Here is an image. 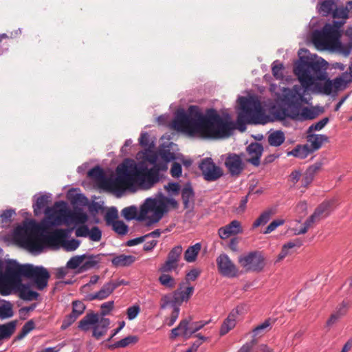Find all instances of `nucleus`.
Segmentation results:
<instances>
[{
	"instance_id": "1a4fd4ad",
	"label": "nucleus",
	"mask_w": 352,
	"mask_h": 352,
	"mask_svg": "<svg viewBox=\"0 0 352 352\" xmlns=\"http://www.w3.org/2000/svg\"><path fill=\"white\" fill-rule=\"evenodd\" d=\"M157 198L148 197L145 199L141 206L140 219H147L146 224L151 226L158 222L164 214L168 211L166 201L164 200V195L159 192Z\"/></svg>"
},
{
	"instance_id": "f257e3e1",
	"label": "nucleus",
	"mask_w": 352,
	"mask_h": 352,
	"mask_svg": "<svg viewBox=\"0 0 352 352\" xmlns=\"http://www.w3.org/2000/svg\"><path fill=\"white\" fill-rule=\"evenodd\" d=\"M173 125L177 131L204 139L226 138L235 129L232 122L223 118L214 109L204 113L196 105H190L187 111L178 110Z\"/></svg>"
},
{
	"instance_id": "aec40b11",
	"label": "nucleus",
	"mask_w": 352,
	"mask_h": 352,
	"mask_svg": "<svg viewBox=\"0 0 352 352\" xmlns=\"http://www.w3.org/2000/svg\"><path fill=\"white\" fill-rule=\"evenodd\" d=\"M110 325V320L107 318H98L97 323L93 327V336L99 339L105 335Z\"/></svg>"
},
{
	"instance_id": "864d4df0",
	"label": "nucleus",
	"mask_w": 352,
	"mask_h": 352,
	"mask_svg": "<svg viewBox=\"0 0 352 352\" xmlns=\"http://www.w3.org/2000/svg\"><path fill=\"white\" fill-rule=\"evenodd\" d=\"M316 113L311 109L303 107L301 109L299 118L297 120H312L316 117Z\"/></svg>"
},
{
	"instance_id": "79ce46f5",
	"label": "nucleus",
	"mask_w": 352,
	"mask_h": 352,
	"mask_svg": "<svg viewBox=\"0 0 352 352\" xmlns=\"http://www.w3.org/2000/svg\"><path fill=\"white\" fill-rule=\"evenodd\" d=\"M188 322L187 320H182L180 321L178 326L175 328H173L171 330L170 338L174 339L176 337L179 336L180 334L186 338V331L187 329Z\"/></svg>"
},
{
	"instance_id": "a878e982",
	"label": "nucleus",
	"mask_w": 352,
	"mask_h": 352,
	"mask_svg": "<svg viewBox=\"0 0 352 352\" xmlns=\"http://www.w3.org/2000/svg\"><path fill=\"white\" fill-rule=\"evenodd\" d=\"M112 293L113 290L107 282L101 287L98 292L88 294L87 296V300L89 301L94 300H102L108 298Z\"/></svg>"
},
{
	"instance_id": "774afa93",
	"label": "nucleus",
	"mask_w": 352,
	"mask_h": 352,
	"mask_svg": "<svg viewBox=\"0 0 352 352\" xmlns=\"http://www.w3.org/2000/svg\"><path fill=\"white\" fill-rule=\"evenodd\" d=\"M252 346H254V345ZM250 352H272V349L267 344H261L256 347H252Z\"/></svg>"
},
{
	"instance_id": "423d86ee",
	"label": "nucleus",
	"mask_w": 352,
	"mask_h": 352,
	"mask_svg": "<svg viewBox=\"0 0 352 352\" xmlns=\"http://www.w3.org/2000/svg\"><path fill=\"white\" fill-rule=\"evenodd\" d=\"M240 111L236 119L237 129L243 132L248 124H263L264 113L260 100L256 96H239Z\"/></svg>"
},
{
	"instance_id": "052dcab7",
	"label": "nucleus",
	"mask_w": 352,
	"mask_h": 352,
	"mask_svg": "<svg viewBox=\"0 0 352 352\" xmlns=\"http://www.w3.org/2000/svg\"><path fill=\"white\" fill-rule=\"evenodd\" d=\"M140 311V308L138 305H133L129 307L126 311L127 318L129 320L135 319Z\"/></svg>"
},
{
	"instance_id": "a18cd8bd",
	"label": "nucleus",
	"mask_w": 352,
	"mask_h": 352,
	"mask_svg": "<svg viewBox=\"0 0 352 352\" xmlns=\"http://www.w3.org/2000/svg\"><path fill=\"white\" fill-rule=\"evenodd\" d=\"M12 305L10 302H6L0 306V318L7 319L13 316Z\"/></svg>"
},
{
	"instance_id": "c85d7f7f",
	"label": "nucleus",
	"mask_w": 352,
	"mask_h": 352,
	"mask_svg": "<svg viewBox=\"0 0 352 352\" xmlns=\"http://www.w3.org/2000/svg\"><path fill=\"white\" fill-rule=\"evenodd\" d=\"M135 257L132 255L119 254L114 256L111 259L112 265L116 267H126L133 264Z\"/></svg>"
},
{
	"instance_id": "dca6fc26",
	"label": "nucleus",
	"mask_w": 352,
	"mask_h": 352,
	"mask_svg": "<svg viewBox=\"0 0 352 352\" xmlns=\"http://www.w3.org/2000/svg\"><path fill=\"white\" fill-rule=\"evenodd\" d=\"M225 166L232 176L239 175L243 170V163L236 154L229 155L225 161Z\"/></svg>"
},
{
	"instance_id": "338daca9",
	"label": "nucleus",
	"mask_w": 352,
	"mask_h": 352,
	"mask_svg": "<svg viewBox=\"0 0 352 352\" xmlns=\"http://www.w3.org/2000/svg\"><path fill=\"white\" fill-rule=\"evenodd\" d=\"M347 307H348L347 303L342 302L340 305H339L337 307L334 313L336 315H338V316L341 318L342 316H344L346 314Z\"/></svg>"
},
{
	"instance_id": "3c124183",
	"label": "nucleus",
	"mask_w": 352,
	"mask_h": 352,
	"mask_svg": "<svg viewBox=\"0 0 352 352\" xmlns=\"http://www.w3.org/2000/svg\"><path fill=\"white\" fill-rule=\"evenodd\" d=\"M283 65L280 63L278 60H275L272 63V74L273 76L276 78V79L282 80L283 78Z\"/></svg>"
},
{
	"instance_id": "f704fd0d",
	"label": "nucleus",
	"mask_w": 352,
	"mask_h": 352,
	"mask_svg": "<svg viewBox=\"0 0 352 352\" xmlns=\"http://www.w3.org/2000/svg\"><path fill=\"white\" fill-rule=\"evenodd\" d=\"M201 248L200 243H197L193 245L189 246L184 252V259L188 263H192L196 261L198 254Z\"/></svg>"
},
{
	"instance_id": "bb28decb",
	"label": "nucleus",
	"mask_w": 352,
	"mask_h": 352,
	"mask_svg": "<svg viewBox=\"0 0 352 352\" xmlns=\"http://www.w3.org/2000/svg\"><path fill=\"white\" fill-rule=\"evenodd\" d=\"M88 220V217L86 213L82 211H77L69 212V214L65 218V223L69 224L74 223L76 226L85 224Z\"/></svg>"
},
{
	"instance_id": "f03ea898",
	"label": "nucleus",
	"mask_w": 352,
	"mask_h": 352,
	"mask_svg": "<svg viewBox=\"0 0 352 352\" xmlns=\"http://www.w3.org/2000/svg\"><path fill=\"white\" fill-rule=\"evenodd\" d=\"M61 219L59 216H48L47 219L41 223L34 220L25 221L21 226L15 228L13 232L14 239L23 247L31 252H41L43 243L57 245L63 243V239L69 236L74 228L57 229L48 232V229L53 226L59 225Z\"/></svg>"
},
{
	"instance_id": "e433bc0d",
	"label": "nucleus",
	"mask_w": 352,
	"mask_h": 352,
	"mask_svg": "<svg viewBox=\"0 0 352 352\" xmlns=\"http://www.w3.org/2000/svg\"><path fill=\"white\" fill-rule=\"evenodd\" d=\"M285 134L281 131H275L271 133L268 136V143L272 146H279L285 141Z\"/></svg>"
},
{
	"instance_id": "680f3d73",
	"label": "nucleus",
	"mask_w": 352,
	"mask_h": 352,
	"mask_svg": "<svg viewBox=\"0 0 352 352\" xmlns=\"http://www.w3.org/2000/svg\"><path fill=\"white\" fill-rule=\"evenodd\" d=\"M284 223V221L282 219H276L272 221L266 228L264 231V234H270L274 230H275L279 226H281Z\"/></svg>"
},
{
	"instance_id": "c756f323",
	"label": "nucleus",
	"mask_w": 352,
	"mask_h": 352,
	"mask_svg": "<svg viewBox=\"0 0 352 352\" xmlns=\"http://www.w3.org/2000/svg\"><path fill=\"white\" fill-rule=\"evenodd\" d=\"M336 6V4L333 0H319L318 12L324 16H328L332 14Z\"/></svg>"
},
{
	"instance_id": "c03bdc74",
	"label": "nucleus",
	"mask_w": 352,
	"mask_h": 352,
	"mask_svg": "<svg viewBox=\"0 0 352 352\" xmlns=\"http://www.w3.org/2000/svg\"><path fill=\"white\" fill-rule=\"evenodd\" d=\"M80 241L78 239H67L66 238L63 239L62 247L65 250L72 252L76 250L80 246Z\"/></svg>"
},
{
	"instance_id": "09e8293b",
	"label": "nucleus",
	"mask_w": 352,
	"mask_h": 352,
	"mask_svg": "<svg viewBox=\"0 0 352 352\" xmlns=\"http://www.w3.org/2000/svg\"><path fill=\"white\" fill-rule=\"evenodd\" d=\"M72 311L71 313L76 316V318H78L80 316H81L86 309L85 305L80 300H74L72 303Z\"/></svg>"
},
{
	"instance_id": "393cba45",
	"label": "nucleus",
	"mask_w": 352,
	"mask_h": 352,
	"mask_svg": "<svg viewBox=\"0 0 352 352\" xmlns=\"http://www.w3.org/2000/svg\"><path fill=\"white\" fill-rule=\"evenodd\" d=\"M238 311L232 310L227 318L223 321L219 333L221 336H224L228 333L231 329H232L236 325V317Z\"/></svg>"
},
{
	"instance_id": "4d7b16f0",
	"label": "nucleus",
	"mask_w": 352,
	"mask_h": 352,
	"mask_svg": "<svg viewBox=\"0 0 352 352\" xmlns=\"http://www.w3.org/2000/svg\"><path fill=\"white\" fill-rule=\"evenodd\" d=\"M88 237L91 241L98 242L101 240L102 232L98 226H94L89 230Z\"/></svg>"
},
{
	"instance_id": "7ed1b4c3",
	"label": "nucleus",
	"mask_w": 352,
	"mask_h": 352,
	"mask_svg": "<svg viewBox=\"0 0 352 352\" xmlns=\"http://www.w3.org/2000/svg\"><path fill=\"white\" fill-rule=\"evenodd\" d=\"M167 164L158 162L148 168L144 162L136 163L133 160L126 159L116 168V177L111 181V186L116 190H124L135 185L144 190L150 189L160 182V172L167 170Z\"/></svg>"
},
{
	"instance_id": "0e129e2a",
	"label": "nucleus",
	"mask_w": 352,
	"mask_h": 352,
	"mask_svg": "<svg viewBox=\"0 0 352 352\" xmlns=\"http://www.w3.org/2000/svg\"><path fill=\"white\" fill-rule=\"evenodd\" d=\"M160 155L161 158L167 163L175 160V153L170 150H163L160 151Z\"/></svg>"
},
{
	"instance_id": "39448f33",
	"label": "nucleus",
	"mask_w": 352,
	"mask_h": 352,
	"mask_svg": "<svg viewBox=\"0 0 352 352\" xmlns=\"http://www.w3.org/2000/svg\"><path fill=\"white\" fill-rule=\"evenodd\" d=\"M12 293L18 294L19 297L25 301L37 300L38 292L30 289L28 285L22 283L21 277L14 272H10L3 265V261H0V294L4 296Z\"/></svg>"
},
{
	"instance_id": "9d476101",
	"label": "nucleus",
	"mask_w": 352,
	"mask_h": 352,
	"mask_svg": "<svg viewBox=\"0 0 352 352\" xmlns=\"http://www.w3.org/2000/svg\"><path fill=\"white\" fill-rule=\"evenodd\" d=\"M307 91L300 86L295 85L289 94L285 96V108L283 109L285 117L297 120L299 118L302 109L301 102L303 101L305 94Z\"/></svg>"
},
{
	"instance_id": "6e6d98bb",
	"label": "nucleus",
	"mask_w": 352,
	"mask_h": 352,
	"mask_svg": "<svg viewBox=\"0 0 352 352\" xmlns=\"http://www.w3.org/2000/svg\"><path fill=\"white\" fill-rule=\"evenodd\" d=\"M88 175L96 179H101L104 177V173L100 166H96L89 170Z\"/></svg>"
},
{
	"instance_id": "cd10ccee",
	"label": "nucleus",
	"mask_w": 352,
	"mask_h": 352,
	"mask_svg": "<svg viewBox=\"0 0 352 352\" xmlns=\"http://www.w3.org/2000/svg\"><path fill=\"white\" fill-rule=\"evenodd\" d=\"M184 320H187L188 322L187 329L186 331V338H190L193 333L201 329L204 326L207 325L211 322V320H209L191 322L192 319L190 317L184 319Z\"/></svg>"
},
{
	"instance_id": "a19ab883",
	"label": "nucleus",
	"mask_w": 352,
	"mask_h": 352,
	"mask_svg": "<svg viewBox=\"0 0 352 352\" xmlns=\"http://www.w3.org/2000/svg\"><path fill=\"white\" fill-rule=\"evenodd\" d=\"M333 48L336 49L339 53L344 56H348L352 51V41L346 43H343L340 42L339 39Z\"/></svg>"
},
{
	"instance_id": "69168bd1",
	"label": "nucleus",
	"mask_w": 352,
	"mask_h": 352,
	"mask_svg": "<svg viewBox=\"0 0 352 352\" xmlns=\"http://www.w3.org/2000/svg\"><path fill=\"white\" fill-rule=\"evenodd\" d=\"M114 306L113 301H108L104 302L101 305V312L100 314L102 316H107L109 314V312L113 309Z\"/></svg>"
},
{
	"instance_id": "7c9ffc66",
	"label": "nucleus",
	"mask_w": 352,
	"mask_h": 352,
	"mask_svg": "<svg viewBox=\"0 0 352 352\" xmlns=\"http://www.w3.org/2000/svg\"><path fill=\"white\" fill-rule=\"evenodd\" d=\"M311 154L312 153L306 144H298L292 151L287 152V156H294L299 159H305Z\"/></svg>"
},
{
	"instance_id": "72a5a7b5",
	"label": "nucleus",
	"mask_w": 352,
	"mask_h": 352,
	"mask_svg": "<svg viewBox=\"0 0 352 352\" xmlns=\"http://www.w3.org/2000/svg\"><path fill=\"white\" fill-rule=\"evenodd\" d=\"M16 326V321H10L6 324H0V340L10 338L14 333Z\"/></svg>"
},
{
	"instance_id": "6ab92c4d",
	"label": "nucleus",
	"mask_w": 352,
	"mask_h": 352,
	"mask_svg": "<svg viewBox=\"0 0 352 352\" xmlns=\"http://www.w3.org/2000/svg\"><path fill=\"white\" fill-rule=\"evenodd\" d=\"M307 142L306 145L309 146L311 153H313L319 150L323 143L329 142V137L324 134L307 133Z\"/></svg>"
},
{
	"instance_id": "f8f14e48",
	"label": "nucleus",
	"mask_w": 352,
	"mask_h": 352,
	"mask_svg": "<svg viewBox=\"0 0 352 352\" xmlns=\"http://www.w3.org/2000/svg\"><path fill=\"white\" fill-rule=\"evenodd\" d=\"M194 292V287L188 286L185 290L181 287L171 294H166L161 298L160 309H165L168 307V304L177 305L180 307L183 302H187Z\"/></svg>"
},
{
	"instance_id": "4c0bfd02",
	"label": "nucleus",
	"mask_w": 352,
	"mask_h": 352,
	"mask_svg": "<svg viewBox=\"0 0 352 352\" xmlns=\"http://www.w3.org/2000/svg\"><path fill=\"white\" fill-rule=\"evenodd\" d=\"M275 213V210L273 208H268L265 210L264 212H263L261 215L258 217L257 219L254 221L253 223V228H257L261 225L266 224L270 219H271L272 216Z\"/></svg>"
},
{
	"instance_id": "9b49d317",
	"label": "nucleus",
	"mask_w": 352,
	"mask_h": 352,
	"mask_svg": "<svg viewBox=\"0 0 352 352\" xmlns=\"http://www.w3.org/2000/svg\"><path fill=\"white\" fill-rule=\"evenodd\" d=\"M239 263L247 272H261L265 265V258L258 251L250 252L239 258Z\"/></svg>"
},
{
	"instance_id": "8fccbe9b",
	"label": "nucleus",
	"mask_w": 352,
	"mask_h": 352,
	"mask_svg": "<svg viewBox=\"0 0 352 352\" xmlns=\"http://www.w3.org/2000/svg\"><path fill=\"white\" fill-rule=\"evenodd\" d=\"M113 230L120 235H125L129 231V227L122 221H115L112 223Z\"/></svg>"
},
{
	"instance_id": "58836bf2",
	"label": "nucleus",
	"mask_w": 352,
	"mask_h": 352,
	"mask_svg": "<svg viewBox=\"0 0 352 352\" xmlns=\"http://www.w3.org/2000/svg\"><path fill=\"white\" fill-rule=\"evenodd\" d=\"M102 255L101 254L96 255L86 254L85 261H83L82 268L88 270L96 267L100 262V256Z\"/></svg>"
},
{
	"instance_id": "412c9836",
	"label": "nucleus",
	"mask_w": 352,
	"mask_h": 352,
	"mask_svg": "<svg viewBox=\"0 0 352 352\" xmlns=\"http://www.w3.org/2000/svg\"><path fill=\"white\" fill-rule=\"evenodd\" d=\"M334 204V200H327L321 203L312 214L315 218L319 221L322 217L329 215L331 211V207Z\"/></svg>"
},
{
	"instance_id": "e2e57ef3",
	"label": "nucleus",
	"mask_w": 352,
	"mask_h": 352,
	"mask_svg": "<svg viewBox=\"0 0 352 352\" xmlns=\"http://www.w3.org/2000/svg\"><path fill=\"white\" fill-rule=\"evenodd\" d=\"M182 168L179 163L174 162L170 168V174L173 177L179 178L182 175Z\"/></svg>"
},
{
	"instance_id": "ddd939ff",
	"label": "nucleus",
	"mask_w": 352,
	"mask_h": 352,
	"mask_svg": "<svg viewBox=\"0 0 352 352\" xmlns=\"http://www.w3.org/2000/svg\"><path fill=\"white\" fill-rule=\"evenodd\" d=\"M199 168L204 179L208 182H214L223 175L221 168L216 166L210 157L203 159L199 164Z\"/></svg>"
},
{
	"instance_id": "bf43d9fd",
	"label": "nucleus",
	"mask_w": 352,
	"mask_h": 352,
	"mask_svg": "<svg viewBox=\"0 0 352 352\" xmlns=\"http://www.w3.org/2000/svg\"><path fill=\"white\" fill-rule=\"evenodd\" d=\"M89 229L87 226L82 224L78 226L75 230V234L77 237H88Z\"/></svg>"
},
{
	"instance_id": "ea45409f",
	"label": "nucleus",
	"mask_w": 352,
	"mask_h": 352,
	"mask_svg": "<svg viewBox=\"0 0 352 352\" xmlns=\"http://www.w3.org/2000/svg\"><path fill=\"white\" fill-rule=\"evenodd\" d=\"M349 10L350 9L349 8L348 3L346 7H337V6H336V8L333 9L331 15H332L334 19H342L341 21H344L345 23V19L348 18Z\"/></svg>"
},
{
	"instance_id": "4be33fe9",
	"label": "nucleus",
	"mask_w": 352,
	"mask_h": 352,
	"mask_svg": "<svg viewBox=\"0 0 352 352\" xmlns=\"http://www.w3.org/2000/svg\"><path fill=\"white\" fill-rule=\"evenodd\" d=\"M182 199L185 209L193 208L195 192L190 184H187L182 188Z\"/></svg>"
},
{
	"instance_id": "de8ad7c7",
	"label": "nucleus",
	"mask_w": 352,
	"mask_h": 352,
	"mask_svg": "<svg viewBox=\"0 0 352 352\" xmlns=\"http://www.w3.org/2000/svg\"><path fill=\"white\" fill-rule=\"evenodd\" d=\"M14 214H15L14 210L9 209L3 210L0 214L1 226H8L11 222V218Z\"/></svg>"
},
{
	"instance_id": "6e6552de",
	"label": "nucleus",
	"mask_w": 352,
	"mask_h": 352,
	"mask_svg": "<svg viewBox=\"0 0 352 352\" xmlns=\"http://www.w3.org/2000/svg\"><path fill=\"white\" fill-rule=\"evenodd\" d=\"M344 23V21H333L332 24H325L322 30H314L311 39L317 49L322 50L333 49L340 38V28Z\"/></svg>"
},
{
	"instance_id": "603ef678",
	"label": "nucleus",
	"mask_w": 352,
	"mask_h": 352,
	"mask_svg": "<svg viewBox=\"0 0 352 352\" xmlns=\"http://www.w3.org/2000/svg\"><path fill=\"white\" fill-rule=\"evenodd\" d=\"M168 307H171L173 308V311L170 316L166 319V322L168 327H171L174 324L179 317L180 307L173 304H168Z\"/></svg>"
},
{
	"instance_id": "13d9d810",
	"label": "nucleus",
	"mask_w": 352,
	"mask_h": 352,
	"mask_svg": "<svg viewBox=\"0 0 352 352\" xmlns=\"http://www.w3.org/2000/svg\"><path fill=\"white\" fill-rule=\"evenodd\" d=\"M78 318L73 315L72 313L68 314L65 316L64 320H63L60 329L61 330H65L69 327H70L76 320Z\"/></svg>"
},
{
	"instance_id": "c9c22d12",
	"label": "nucleus",
	"mask_w": 352,
	"mask_h": 352,
	"mask_svg": "<svg viewBox=\"0 0 352 352\" xmlns=\"http://www.w3.org/2000/svg\"><path fill=\"white\" fill-rule=\"evenodd\" d=\"M274 322V320L267 318L263 322L256 326L252 329L253 337L261 336L264 333L271 329Z\"/></svg>"
},
{
	"instance_id": "f3484780",
	"label": "nucleus",
	"mask_w": 352,
	"mask_h": 352,
	"mask_svg": "<svg viewBox=\"0 0 352 352\" xmlns=\"http://www.w3.org/2000/svg\"><path fill=\"white\" fill-rule=\"evenodd\" d=\"M243 232L241 223L237 220H233L228 225L221 227L218 230L219 236L221 239H227L232 235H236Z\"/></svg>"
},
{
	"instance_id": "5fc2aeb1",
	"label": "nucleus",
	"mask_w": 352,
	"mask_h": 352,
	"mask_svg": "<svg viewBox=\"0 0 352 352\" xmlns=\"http://www.w3.org/2000/svg\"><path fill=\"white\" fill-rule=\"evenodd\" d=\"M329 122V118L326 117L320 120L316 123L312 124L307 129V133H312L314 131H320L322 130Z\"/></svg>"
},
{
	"instance_id": "b1692460",
	"label": "nucleus",
	"mask_w": 352,
	"mask_h": 352,
	"mask_svg": "<svg viewBox=\"0 0 352 352\" xmlns=\"http://www.w3.org/2000/svg\"><path fill=\"white\" fill-rule=\"evenodd\" d=\"M34 198L36 199L33 204L34 212L35 215H38L46 207L51 198V194H44L41 195H35Z\"/></svg>"
},
{
	"instance_id": "0eeeda50",
	"label": "nucleus",
	"mask_w": 352,
	"mask_h": 352,
	"mask_svg": "<svg viewBox=\"0 0 352 352\" xmlns=\"http://www.w3.org/2000/svg\"><path fill=\"white\" fill-rule=\"evenodd\" d=\"M3 265L10 272H14L21 277L24 276L33 282L38 290H43L47 286L50 275L47 270L43 266H34L32 264L20 265L14 260L3 261Z\"/></svg>"
},
{
	"instance_id": "2eb2a0df",
	"label": "nucleus",
	"mask_w": 352,
	"mask_h": 352,
	"mask_svg": "<svg viewBox=\"0 0 352 352\" xmlns=\"http://www.w3.org/2000/svg\"><path fill=\"white\" fill-rule=\"evenodd\" d=\"M182 252V247L176 245L169 252L166 261L161 265L159 270L162 273H168L178 267V262Z\"/></svg>"
},
{
	"instance_id": "20e7f679",
	"label": "nucleus",
	"mask_w": 352,
	"mask_h": 352,
	"mask_svg": "<svg viewBox=\"0 0 352 352\" xmlns=\"http://www.w3.org/2000/svg\"><path fill=\"white\" fill-rule=\"evenodd\" d=\"M328 63L322 58H300L294 67V74L305 91L330 95L338 90L344 83L341 77L330 80L327 74Z\"/></svg>"
},
{
	"instance_id": "473e14b6",
	"label": "nucleus",
	"mask_w": 352,
	"mask_h": 352,
	"mask_svg": "<svg viewBox=\"0 0 352 352\" xmlns=\"http://www.w3.org/2000/svg\"><path fill=\"white\" fill-rule=\"evenodd\" d=\"M122 215L127 221L136 219L140 221H144L145 219H140L139 217L141 216V208L138 212V208L135 206H131L123 208L121 211Z\"/></svg>"
},
{
	"instance_id": "a211bd4d",
	"label": "nucleus",
	"mask_w": 352,
	"mask_h": 352,
	"mask_svg": "<svg viewBox=\"0 0 352 352\" xmlns=\"http://www.w3.org/2000/svg\"><path fill=\"white\" fill-rule=\"evenodd\" d=\"M246 150L248 155L250 156L248 162L254 166H258L261 157L263 152L262 144L258 142H252L248 146Z\"/></svg>"
},
{
	"instance_id": "49530a36",
	"label": "nucleus",
	"mask_w": 352,
	"mask_h": 352,
	"mask_svg": "<svg viewBox=\"0 0 352 352\" xmlns=\"http://www.w3.org/2000/svg\"><path fill=\"white\" fill-rule=\"evenodd\" d=\"M86 254L72 257L67 263V267L69 269H76L81 264H83Z\"/></svg>"
},
{
	"instance_id": "4468645a",
	"label": "nucleus",
	"mask_w": 352,
	"mask_h": 352,
	"mask_svg": "<svg viewBox=\"0 0 352 352\" xmlns=\"http://www.w3.org/2000/svg\"><path fill=\"white\" fill-rule=\"evenodd\" d=\"M216 261L218 271L223 276L234 278L238 276L236 266L226 254H221Z\"/></svg>"
},
{
	"instance_id": "2f4dec72",
	"label": "nucleus",
	"mask_w": 352,
	"mask_h": 352,
	"mask_svg": "<svg viewBox=\"0 0 352 352\" xmlns=\"http://www.w3.org/2000/svg\"><path fill=\"white\" fill-rule=\"evenodd\" d=\"M139 338L137 336H129L113 344L107 345V348L113 350L118 348H125L130 344H135L138 342Z\"/></svg>"
},
{
	"instance_id": "37998d69",
	"label": "nucleus",
	"mask_w": 352,
	"mask_h": 352,
	"mask_svg": "<svg viewBox=\"0 0 352 352\" xmlns=\"http://www.w3.org/2000/svg\"><path fill=\"white\" fill-rule=\"evenodd\" d=\"M159 282L163 286L170 289L175 287L176 285L175 278L166 273H162L159 277Z\"/></svg>"
},
{
	"instance_id": "5701e85b",
	"label": "nucleus",
	"mask_w": 352,
	"mask_h": 352,
	"mask_svg": "<svg viewBox=\"0 0 352 352\" xmlns=\"http://www.w3.org/2000/svg\"><path fill=\"white\" fill-rule=\"evenodd\" d=\"M98 315L97 314L91 312L87 313L83 318H82L78 323V328L84 331H87L90 329L91 327L95 326L98 322Z\"/></svg>"
}]
</instances>
